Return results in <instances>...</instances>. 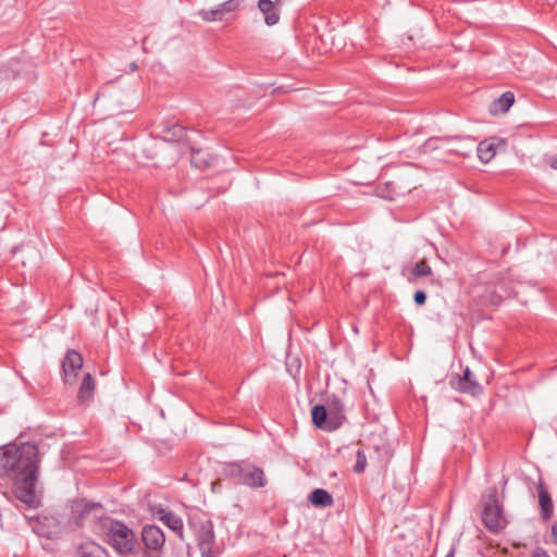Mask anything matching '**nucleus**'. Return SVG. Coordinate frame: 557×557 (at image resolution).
<instances>
[{"label": "nucleus", "mask_w": 557, "mask_h": 557, "mask_svg": "<svg viewBox=\"0 0 557 557\" xmlns=\"http://www.w3.org/2000/svg\"><path fill=\"white\" fill-rule=\"evenodd\" d=\"M38 467L39 450L34 444L10 443L0 448V475L13 481L15 496L30 508L40 503L35 490Z\"/></svg>", "instance_id": "1"}, {"label": "nucleus", "mask_w": 557, "mask_h": 557, "mask_svg": "<svg viewBox=\"0 0 557 557\" xmlns=\"http://www.w3.org/2000/svg\"><path fill=\"white\" fill-rule=\"evenodd\" d=\"M104 541L120 556H127L135 553L137 546L136 533L125 523L106 519L101 522Z\"/></svg>", "instance_id": "2"}, {"label": "nucleus", "mask_w": 557, "mask_h": 557, "mask_svg": "<svg viewBox=\"0 0 557 557\" xmlns=\"http://www.w3.org/2000/svg\"><path fill=\"white\" fill-rule=\"evenodd\" d=\"M228 474L238 478V482L249 487L258 488L265 485L264 474L261 468L247 463L235 462L227 467Z\"/></svg>", "instance_id": "3"}, {"label": "nucleus", "mask_w": 557, "mask_h": 557, "mask_svg": "<svg viewBox=\"0 0 557 557\" xmlns=\"http://www.w3.org/2000/svg\"><path fill=\"white\" fill-rule=\"evenodd\" d=\"M482 519L484 525L492 532H498L506 527V519L498 504L496 488L491 490L486 496Z\"/></svg>", "instance_id": "4"}, {"label": "nucleus", "mask_w": 557, "mask_h": 557, "mask_svg": "<svg viewBox=\"0 0 557 557\" xmlns=\"http://www.w3.org/2000/svg\"><path fill=\"white\" fill-rule=\"evenodd\" d=\"M198 136L199 133L196 131H187L182 125L173 124L166 128L163 140L169 143H180L187 148H193V144H196V137Z\"/></svg>", "instance_id": "5"}, {"label": "nucleus", "mask_w": 557, "mask_h": 557, "mask_svg": "<svg viewBox=\"0 0 557 557\" xmlns=\"http://www.w3.org/2000/svg\"><path fill=\"white\" fill-rule=\"evenodd\" d=\"M32 530L39 536L53 537L59 530V523L49 517H25Z\"/></svg>", "instance_id": "6"}, {"label": "nucleus", "mask_w": 557, "mask_h": 557, "mask_svg": "<svg viewBox=\"0 0 557 557\" xmlns=\"http://www.w3.org/2000/svg\"><path fill=\"white\" fill-rule=\"evenodd\" d=\"M141 541L145 549L162 550L165 544V535L157 525H145L141 531Z\"/></svg>", "instance_id": "7"}, {"label": "nucleus", "mask_w": 557, "mask_h": 557, "mask_svg": "<svg viewBox=\"0 0 557 557\" xmlns=\"http://www.w3.org/2000/svg\"><path fill=\"white\" fill-rule=\"evenodd\" d=\"M450 385L453 388L467 393L470 395H478L481 393V385L474 380V376L469 368H466L462 376L456 375L450 379Z\"/></svg>", "instance_id": "8"}, {"label": "nucleus", "mask_w": 557, "mask_h": 557, "mask_svg": "<svg viewBox=\"0 0 557 557\" xmlns=\"http://www.w3.org/2000/svg\"><path fill=\"white\" fill-rule=\"evenodd\" d=\"M83 367V358L76 350L71 349L66 352L62 363L64 380L66 384L76 382L77 373Z\"/></svg>", "instance_id": "9"}, {"label": "nucleus", "mask_w": 557, "mask_h": 557, "mask_svg": "<svg viewBox=\"0 0 557 557\" xmlns=\"http://www.w3.org/2000/svg\"><path fill=\"white\" fill-rule=\"evenodd\" d=\"M326 410L329 412L327 430L336 429L344 419V405L337 396H331L326 400Z\"/></svg>", "instance_id": "10"}, {"label": "nucleus", "mask_w": 557, "mask_h": 557, "mask_svg": "<svg viewBox=\"0 0 557 557\" xmlns=\"http://www.w3.org/2000/svg\"><path fill=\"white\" fill-rule=\"evenodd\" d=\"M198 546L201 557H215L214 547V533L212 528H205L198 535Z\"/></svg>", "instance_id": "11"}, {"label": "nucleus", "mask_w": 557, "mask_h": 557, "mask_svg": "<svg viewBox=\"0 0 557 557\" xmlns=\"http://www.w3.org/2000/svg\"><path fill=\"white\" fill-rule=\"evenodd\" d=\"M539 502L543 520H549L553 517L554 505L547 490L544 487L542 482L539 484Z\"/></svg>", "instance_id": "12"}, {"label": "nucleus", "mask_w": 557, "mask_h": 557, "mask_svg": "<svg viewBox=\"0 0 557 557\" xmlns=\"http://www.w3.org/2000/svg\"><path fill=\"white\" fill-rule=\"evenodd\" d=\"M515 102V96L510 91L504 92L499 98L494 100L490 106L491 114L506 113Z\"/></svg>", "instance_id": "13"}, {"label": "nucleus", "mask_w": 557, "mask_h": 557, "mask_svg": "<svg viewBox=\"0 0 557 557\" xmlns=\"http://www.w3.org/2000/svg\"><path fill=\"white\" fill-rule=\"evenodd\" d=\"M258 8L264 14L267 25L273 26L280 21V14L271 0H259Z\"/></svg>", "instance_id": "14"}, {"label": "nucleus", "mask_w": 557, "mask_h": 557, "mask_svg": "<svg viewBox=\"0 0 557 557\" xmlns=\"http://www.w3.org/2000/svg\"><path fill=\"white\" fill-rule=\"evenodd\" d=\"M309 502L321 508L331 507L334 504L333 496L324 488H315L309 495Z\"/></svg>", "instance_id": "15"}, {"label": "nucleus", "mask_w": 557, "mask_h": 557, "mask_svg": "<svg viewBox=\"0 0 557 557\" xmlns=\"http://www.w3.org/2000/svg\"><path fill=\"white\" fill-rule=\"evenodd\" d=\"M160 520L163 521L171 530L176 532L180 539H183V520L181 517L170 510H161L159 512Z\"/></svg>", "instance_id": "16"}, {"label": "nucleus", "mask_w": 557, "mask_h": 557, "mask_svg": "<svg viewBox=\"0 0 557 557\" xmlns=\"http://www.w3.org/2000/svg\"><path fill=\"white\" fill-rule=\"evenodd\" d=\"M495 140L496 138H492L490 140H483L478 145V157L483 163H487L494 158L496 153Z\"/></svg>", "instance_id": "17"}, {"label": "nucleus", "mask_w": 557, "mask_h": 557, "mask_svg": "<svg viewBox=\"0 0 557 557\" xmlns=\"http://www.w3.org/2000/svg\"><path fill=\"white\" fill-rule=\"evenodd\" d=\"M196 144H193V148H188L191 151L190 162L199 170H205L211 166L212 158L206 154L202 150L195 148Z\"/></svg>", "instance_id": "18"}, {"label": "nucleus", "mask_w": 557, "mask_h": 557, "mask_svg": "<svg viewBox=\"0 0 557 557\" xmlns=\"http://www.w3.org/2000/svg\"><path fill=\"white\" fill-rule=\"evenodd\" d=\"M95 391V382L92 376L89 373L84 375V379L81 383L78 391V398L81 401L85 403L91 399Z\"/></svg>", "instance_id": "19"}, {"label": "nucleus", "mask_w": 557, "mask_h": 557, "mask_svg": "<svg viewBox=\"0 0 557 557\" xmlns=\"http://www.w3.org/2000/svg\"><path fill=\"white\" fill-rule=\"evenodd\" d=\"M98 507H100V506L96 505V504H88L85 500H78V502H75L74 505L72 506V513H73L74 518L76 519V522L81 523V521L87 515H89L92 509L98 508Z\"/></svg>", "instance_id": "20"}, {"label": "nucleus", "mask_w": 557, "mask_h": 557, "mask_svg": "<svg viewBox=\"0 0 557 557\" xmlns=\"http://www.w3.org/2000/svg\"><path fill=\"white\" fill-rule=\"evenodd\" d=\"M311 416H312V422L317 428L322 429L325 426V429H327L326 419L329 417V412H327L325 406H323V405L314 406L312 408Z\"/></svg>", "instance_id": "21"}, {"label": "nucleus", "mask_w": 557, "mask_h": 557, "mask_svg": "<svg viewBox=\"0 0 557 557\" xmlns=\"http://www.w3.org/2000/svg\"><path fill=\"white\" fill-rule=\"evenodd\" d=\"M79 557H102L104 550L96 543H85L78 547Z\"/></svg>", "instance_id": "22"}, {"label": "nucleus", "mask_w": 557, "mask_h": 557, "mask_svg": "<svg viewBox=\"0 0 557 557\" xmlns=\"http://www.w3.org/2000/svg\"><path fill=\"white\" fill-rule=\"evenodd\" d=\"M198 14L205 22H216L224 18L219 7L210 10H200Z\"/></svg>", "instance_id": "23"}, {"label": "nucleus", "mask_w": 557, "mask_h": 557, "mask_svg": "<svg viewBox=\"0 0 557 557\" xmlns=\"http://www.w3.org/2000/svg\"><path fill=\"white\" fill-rule=\"evenodd\" d=\"M243 0H227L222 3H220L218 7L224 16L226 13H232L236 11L239 5L242 4Z\"/></svg>", "instance_id": "24"}, {"label": "nucleus", "mask_w": 557, "mask_h": 557, "mask_svg": "<svg viewBox=\"0 0 557 557\" xmlns=\"http://www.w3.org/2000/svg\"><path fill=\"white\" fill-rule=\"evenodd\" d=\"M432 273L431 267L425 261H420L416 263V265L412 268V275L414 277H421L426 276Z\"/></svg>", "instance_id": "25"}, {"label": "nucleus", "mask_w": 557, "mask_h": 557, "mask_svg": "<svg viewBox=\"0 0 557 557\" xmlns=\"http://www.w3.org/2000/svg\"><path fill=\"white\" fill-rule=\"evenodd\" d=\"M366 467H367L366 454L362 450L359 449L357 451V460H356V463L354 466V470L357 473H361V472L364 471Z\"/></svg>", "instance_id": "26"}, {"label": "nucleus", "mask_w": 557, "mask_h": 557, "mask_svg": "<svg viewBox=\"0 0 557 557\" xmlns=\"http://www.w3.org/2000/svg\"><path fill=\"white\" fill-rule=\"evenodd\" d=\"M413 300L418 306H422L425 304L426 295L423 290H417L413 295Z\"/></svg>", "instance_id": "27"}, {"label": "nucleus", "mask_w": 557, "mask_h": 557, "mask_svg": "<svg viewBox=\"0 0 557 557\" xmlns=\"http://www.w3.org/2000/svg\"><path fill=\"white\" fill-rule=\"evenodd\" d=\"M532 557H549V555L544 548L537 547L533 550Z\"/></svg>", "instance_id": "28"}, {"label": "nucleus", "mask_w": 557, "mask_h": 557, "mask_svg": "<svg viewBox=\"0 0 557 557\" xmlns=\"http://www.w3.org/2000/svg\"><path fill=\"white\" fill-rule=\"evenodd\" d=\"M161 550H148L144 549L143 557H161Z\"/></svg>", "instance_id": "29"}, {"label": "nucleus", "mask_w": 557, "mask_h": 557, "mask_svg": "<svg viewBox=\"0 0 557 557\" xmlns=\"http://www.w3.org/2000/svg\"><path fill=\"white\" fill-rule=\"evenodd\" d=\"M547 163L550 168L557 170V156H550L547 158Z\"/></svg>", "instance_id": "30"}, {"label": "nucleus", "mask_w": 557, "mask_h": 557, "mask_svg": "<svg viewBox=\"0 0 557 557\" xmlns=\"http://www.w3.org/2000/svg\"><path fill=\"white\" fill-rule=\"evenodd\" d=\"M552 540L557 545V521L552 525Z\"/></svg>", "instance_id": "31"}, {"label": "nucleus", "mask_w": 557, "mask_h": 557, "mask_svg": "<svg viewBox=\"0 0 557 557\" xmlns=\"http://www.w3.org/2000/svg\"><path fill=\"white\" fill-rule=\"evenodd\" d=\"M137 69H138V65H137V63H136V62H132V63L129 64V70H131V72H135V71H137Z\"/></svg>", "instance_id": "32"}, {"label": "nucleus", "mask_w": 557, "mask_h": 557, "mask_svg": "<svg viewBox=\"0 0 557 557\" xmlns=\"http://www.w3.org/2000/svg\"><path fill=\"white\" fill-rule=\"evenodd\" d=\"M23 250H27V251H29V252H33L34 255H37L36 250H34V249H32V248H29V247H26V248L21 249V251H23Z\"/></svg>", "instance_id": "33"}, {"label": "nucleus", "mask_w": 557, "mask_h": 557, "mask_svg": "<svg viewBox=\"0 0 557 557\" xmlns=\"http://www.w3.org/2000/svg\"><path fill=\"white\" fill-rule=\"evenodd\" d=\"M110 83H107L104 86H102L101 88V94L104 95L106 94V89L107 87L109 86Z\"/></svg>", "instance_id": "34"}, {"label": "nucleus", "mask_w": 557, "mask_h": 557, "mask_svg": "<svg viewBox=\"0 0 557 557\" xmlns=\"http://www.w3.org/2000/svg\"><path fill=\"white\" fill-rule=\"evenodd\" d=\"M454 549H450L445 557H454Z\"/></svg>", "instance_id": "35"}]
</instances>
